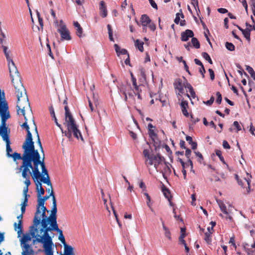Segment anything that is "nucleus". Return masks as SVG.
Masks as SVG:
<instances>
[{"instance_id": "f257e3e1", "label": "nucleus", "mask_w": 255, "mask_h": 255, "mask_svg": "<svg viewBox=\"0 0 255 255\" xmlns=\"http://www.w3.org/2000/svg\"><path fill=\"white\" fill-rule=\"evenodd\" d=\"M52 231H55L58 233V239L63 244V246L67 245L62 231L58 228L57 217L50 219H44L42 222V228L39 230L38 234L32 237L35 239L32 241V244L35 245L36 243H41L42 245L45 255H53V247L54 244L52 238L54 236V234L51 232Z\"/></svg>"}, {"instance_id": "f03ea898", "label": "nucleus", "mask_w": 255, "mask_h": 255, "mask_svg": "<svg viewBox=\"0 0 255 255\" xmlns=\"http://www.w3.org/2000/svg\"><path fill=\"white\" fill-rule=\"evenodd\" d=\"M22 148L23 151L22 155L15 152L8 158H12L14 161L19 159L22 160V164L19 168V170L30 167L32 165H34V176H36L38 174V167L44 162V156L41 157L38 150L35 149L34 146L23 143Z\"/></svg>"}, {"instance_id": "7ed1b4c3", "label": "nucleus", "mask_w": 255, "mask_h": 255, "mask_svg": "<svg viewBox=\"0 0 255 255\" xmlns=\"http://www.w3.org/2000/svg\"><path fill=\"white\" fill-rule=\"evenodd\" d=\"M64 109L65 121L63 124L66 127L67 130L63 129V130H61L62 133L69 139L72 138V136L73 135L77 139H81V140L84 141L78 126L76 124V121L70 113L68 107L65 106Z\"/></svg>"}, {"instance_id": "20e7f679", "label": "nucleus", "mask_w": 255, "mask_h": 255, "mask_svg": "<svg viewBox=\"0 0 255 255\" xmlns=\"http://www.w3.org/2000/svg\"><path fill=\"white\" fill-rule=\"evenodd\" d=\"M15 93L17 98V103L16 105L17 113L19 114V111L22 115L25 117V112L27 111L28 113L32 114V110L30 108V103L28 101L25 89L23 86V90H19L17 88H15Z\"/></svg>"}, {"instance_id": "39448f33", "label": "nucleus", "mask_w": 255, "mask_h": 255, "mask_svg": "<svg viewBox=\"0 0 255 255\" xmlns=\"http://www.w3.org/2000/svg\"><path fill=\"white\" fill-rule=\"evenodd\" d=\"M143 154L145 158V163L147 167L149 165H153L156 171L158 172L159 171L158 169L159 165L164 161L167 167L169 168L167 165V162L164 161V157L159 154L157 153L155 155H153V154H151L149 150L147 149H144Z\"/></svg>"}, {"instance_id": "423d86ee", "label": "nucleus", "mask_w": 255, "mask_h": 255, "mask_svg": "<svg viewBox=\"0 0 255 255\" xmlns=\"http://www.w3.org/2000/svg\"><path fill=\"white\" fill-rule=\"evenodd\" d=\"M8 119H4L1 120L0 124V136L2 140L6 143V154L7 157L11 154L10 152L12 150L10 147V141L9 139L10 129L6 126V122Z\"/></svg>"}, {"instance_id": "0eeeda50", "label": "nucleus", "mask_w": 255, "mask_h": 255, "mask_svg": "<svg viewBox=\"0 0 255 255\" xmlns=\"http://www.w3.org/2000/svg\"><path fill=\"white\" fill-rule=\"evenodd\" d=\"M8 66L11 81L15 88L23 90V84L21 81V77L19 72L13 61L8 62Z\"/></svg>"}, {"instance_id": "6e6552de", "label": "nucleus", "mask_w": 255, "mask_h": 255, "mask_svg": "<svg viewBox=\"0 0 255 255\" xmlns=\"http://www.w3.org/2000/svg\"><path fill=\"white\" fill-rule=\"evenodd\" d=\"M20 171H21L22 177L25 179L24 183L26 186L27 187H28L30 184V175L32 176L35 183H36V182L38 179H40L42 176V172L40 173L39 170V168H38V174L34 176V165H33Z\"/></svg>"}, {"instance_id": "1a4fd4ad", "label": "nucleus", "mask_w": 255, "mask_h": 255, "mask_svg": "<svg viewBox=\"0 0 255 255\" xmlns=\"http://www.w3.org/2000/svg\"><path fill=\"white\" fill-rule=\"evenodd\" d=\"M0 117L1 120L9 119L10 117L8 111V104L5 100V94L3 91L0 89Z\"/></svg>"}, {"instance_id": "9d476101", "label": "nucleus", "mask_w": 255, "mask_h": 255, "mask_svg": "<svg viewBox=\"0 0 255 255\" xmlns=\"http://www.w3.org/2000/svg\"><path fill=\"white\" fill-rule=\"evenodd\" d=\"M42 210L41 215L40 214V219H39V224L37 225L36 226H34V220L33 221V224L31 226H30V232L32 236L35 235L36 234H38L39 232V230L42 228V222L43 220L49 218V217H47L46 215V212L48 211L47 210V208L45 206H43L41 207L40 210Z\"/></svg>"}, {"instance_id": "9b49d317", "label": "nucleus", "mask_w": 255, "mask_h": 255, "mask_svg": "<svg viewBox=\"0 0 255 255\" xmlns=\"http://www.w3.org/2000/svg\"><path fill=\"white\" fill-rule=\"evenodd\" d=\"M56 26L57 28V31L60 34L61 40L69 41L71 39L70 32L62 20H60L59 23L56 25Z\"/></svg>"}, {"instance_id": "f8f14e48", "label": "nucleus", "mask_w": 255, "mask_h": 255, "mask_svg": "<svg viewBox=\"0 0 255 255\" xmlns=\"http://www.w3.org/2000/svg\"><path fill=\"white\" fill-rule=\"evenodd\" d=\"M42 169V176L40 179V181L42 183L47 184L49 187L46 189V191L50 193L53 191V187L50 177L49 176L48 170L46 168L45 162L42 163L40 165Z\"/></svg>"}, {"instance_id": "ddd939ff", "label": "nucleus", "mask_w": 255, "mask_h": 255, "mask_svg": "<svg viewBox=\"0 0 255 255\" xmlns=\"http://www.w3.org/2000/svg\"><path fill=\"white\" fill-rule=\"evenodd\" d=\"M50 197H52V207L51 210V214L49 216V218L47 219H50L51 218L57 217V203L53 191H52L49 195L43 196V197H41V198L45 202V201L48 200Z\"/></svg>"}, {"instance_id": "4468645a", "label": "nucleus", "mask_w": 255, "mask_h": 255, "mask_svg": "<svg viewBox=\"0 0 255 255\" xmlns=\"http://www.w3.org/2000/svg\"><path fill=\"white\" fill-rule=\"evenodd\" d=\"M216 201L220 208L221 211L224 214V215H223L222 214H220V215L223 218H225L226 219H229V220L231 221L232 220V218L231 216L232 210L230 209L231 206H229V208L227 209L226 205L222 200H216Z\"/></svg>"}, {"instance_id": "2eb2a0df", "label": "nucleus", "mask_w": 255, "mask_h": 255, "mask_svg": "<svg viewBox=\"0 0 255 255\" xmlns=\"http://www.w3.org/2000/svg\"><path fill=\"white\" fill-rule=\"evenodd\" d=\"M24 117L25 119V122L21 125V127L25 128L27 131V135L25 138V140L23 143L32 146H34V143L32 138V135L29 130V126L27 124V118L25 115Z\"/></svg>"}, {"instance_id": "dca6fc26", "label": "nucleus", "mask_w": 255, "mask_h": 255, "mask_svg": "<svg viewBox=\"0 0 255 255\" xmlns=\"http://www.w3.org/2000/svg\"><path fill=\"white\" fill-rule=\"evenodd\" d=\"M36 207V211L34 217V226H36L39 224L40 214L41 213L40 207L44 206L45 201L41 198H38Z\"/></svg>"}, {"instance_id": "f3484780", "label": "nucleus", "mask_w": 255, "mask_h": 255, "mask_svg": "<svg viewBox=\"0 0 255 255\" xmlns=\"http://www.w3.org/2000/svg\"><path fill=\"white\" fill-rule=\"evenodd\" d=\"M119 93L124 96V100L127 101V94L131 90V88L129 84L128 83H122L119 87Z\"/></svg>"}, {"instance_id": "a211bd4d", "label": "nucleus", "mask_w": 255, "mask_h": 255, "mask_svg": "<svg viewBox=\"0 0 255 255\" xmlns=\"http://www.w3.org/2000/svg\"><path fill=\"white\" fill-rule=\"evenodd\" d=\"M23 218V214H21L17 216V218L18 220V223H14V228L15 231L17 233V237L20 238L22 234V219Z\"/></svg>"}, {"instance_id": "6ab92c4d", "label": "nucleus", "mask_w": 255, "mask_h": 255, "mask_svg": "<svg viewBox=\"0 0 255 255\" xmlns=\"http://www.w3.org/2000/svg\"><path fill=\"white\" fill-rule=\"evenodd\" d=\"M184 82L180 79H176L174 82V87L175 90L178 91L177 94L181 96L184 93Z\"/></svg>"}, {"instance_id": "aec40b11", "label": "nucleus", "mask_w": 255, "mask_h": 255, "mask_svg": "<svg viewBox=\"0 0 255 255\" xmlns=\"http://www.w3.org/2000/svg\"><path fill=\"white\" fill-rule=\"evenodd\" d=\"M194 36L193 32L190 29H186L185 31L182 32L181 33V40L182 41H187L189 38H193Z\"/></svg>"}, {"instance_id": "412c9836", "label": "nucleus", "mask_w": 255, "mask_h": 255, "mask_svg": "<svg viewBox=\"0 0 255 255\" xmlns=\"http://www.w3.org/2000/svg\"><path fill=\"white\" fill-rule=\"evenodd\" d=\"M22 250V255H31L33 253V251L30 246L28 244L20 245Z\"/></svg>"}, {"instance_id": "4be33fe9", "label": "nucleus", "mask_w": 255, "mask_h": 255, "mask_svg": "<svg viewBox=\"0 0 255 255\" xmlns=\"http://www.w3.org/2000/svg\"><path fill=\"white\" fill-rule=\"evenodd\" d=\"M41 182H42L40 181V179H38L35 183L37 190V196L38 198L41 197L45 193V190L42 187Z\"/></svg>"}, {"instance_id": "5701e85b", "label": "nucleus", "mask_w": 255, "mask_h": 255, "mask_svg": "<svg viewBox=\"0 0 255 255\" xmlns=\"http://www.w3.org/2000/svg\"><path fill=\"white\" fill-rule=\"evenodd\" d=\"M23 236L20 239V245L27 244V243L30 241L31 240V238H33V240L35 239L33 238L31 234L30 228L29 229V233L23 234L22 233Z\"/></svg>"}, {"instance_id": "b1692460", "label": "nucleus", "mask_w": 255, "mask_h": 255, "mask_svg": "<svg viewBox=\"0 0 255 255\" xmlns=\"http://www.w3.org/2000/svg\"><path fill=\"white\" fill-rule=\"evenodd\" d=\"M181 108V111L182 112V114L185 116V117H188L189 114L187 111V108H188V102L186 101H184V100H181V103L180 104Z\"/></svg>"}, {"instance_id": "393cba45", "label": "nucleus", "mask_w": 255, "mask_h": 255, "mask_svg": "<svg viewBox=\"0 0 255 255\" xmlns=\"http://www.w3.org/2000/svg\"><path fill=\"white\" fill-rule=\"evenodd\" d=\"M61 255H74V248L68 245L64 246V254Z\"/></svg>"}, {"instance_id": "a878e982", "label": "nucleus", "mask_w": 255, "mask_h": 255, "mask_svg": "<svg viewBox=\"0 0 255 255\" xmlns=\"http://www.w3.org/2000/svg\"><path fill=\"white\" fill-rule=\"evenodd\" d=\"M140 21L143 27H146L151 22V20L146 14H143L141 16Z\"/></svg>"}, {"instance_id": "bb28decb", "label": "nucleus", "mask_w": 255, "mask_h": 255, "mask_svg": "<svg viewBox=\"0 0 255 255\" xmlns=\"http://www.w3.org/2000/svg\"><path fill=\"white\" fill-rule=\"evenodd\" d=\"M49 111H50V113L51 114V116L52 117V118L54 120V122H55V123L56 125L61 130H63V128L62 127L61 125L60 124H59L58 123V121H57V118L56 117L54 109H53V108L52 107H50L49 108Z\"/></svg>"}, {"instance_id": "cd10ccee", "label": "nucleus", "mask_w": 255, "mask_h": 255, "mask_svg": "<svg viewBox=\"0 0 255 255\" xmlns=\"http://www.w3.org/2000/svg\"><path fill=\"white\" fill-rule=\"evenodd\" d=\"M100 12L103 17H105L107 15V11L105 3L104 1L100 2Z\"/></svg>"}, {"instance_id": "c85d7f7f", "label": "nucleus", "mask_w": 255, "mask_h": 255, "mask_svg": "<svg viewBox=\"0 0 255 255\" xmlns=\"http://www.w3.org/2000/svg\"><path fill=\"white\" fill-rule=\"evenodd\" d=\"M74 25L75 28H76V34L79 37H81L82 36L83 33V29L81 27L80 24L77 21H75L74 22Z\"/></svg>"}, {"instance_id": "c756f323", "label": "nucleus", "mask_w": 255, "mask_h": 255, "mask_svg": "<svg viewBox=\"0 0 255 255\" xmlns=\"http://www.w3.org/2000/svg\"><path fill=\"white\" fill-rule=\"evenodd\" d=\"M251 29L249 27H247L246 29H244L242 32L244 37L248 41H250L251 40Z\"/></svg>"}, {"instance_id": "7c9ffc66", "label": "nucleus", "mask_w": 255, "mask_h": 255, "mask_svg": "<svg viewBox=\"0 0 255 255\" xmlns=\"http://www.w3.org/2000/svg\"><path fill=\"white\" fill-rule=\"evenodd\" d=\"M144 196H146V204L147 206L148 207L150 211L155 214V212L153 210V209L152 208L151 203V198L150 196L148 195L147 193H144Z\"/></svg>"}, {"instance_id": "2f4dec72", "label": "nucleus", "mask_w": 255, "mask_h": 255, "mask_svg": "<svg viewBox=\"0 0 255 255\" xmlns=\"http://www.w3.org/2000/svg\"><path fill=\"white\" fill-rule=\"evenodd\" d=\"M143 42L141 41L140 40L137 39L135 41V46L138 48V49L140 51L142 52L143 51Z\"/></svg>"}, {"instance_id": "473e14b6", "label": "nucleus", "mask_w": 255, "mask_h": 255, "mask_svg": "<svg viewBox=\"0 0 255 255\" xmlns=\"http://www.w3.org/2000/svg\"><path fill=\"white\" fill-rule=\"evenodd\" d=\"M162 228L164 231V235L165 237L167 238L168 240L170 241L171 240V235L169 229L166 226H164Z\"/></svg>"}, {"instance_id": "72a5a7b5", "label": "nucleus", "mask_w": 255, "mask_h": 255, "mask_svg": "<svg viewBox=\"0 0 255 255\" xmlns=\"http://www.w3.org/2000/svg\"><path fill=\"white\" fill-rule=\"evenodd\" d=\"M162 191L166 198L168 199L169 201H170V199L171 198L170 193L169 190L165 188V187H163L162 189Z\"/></svg>"}, {"instance_id": "f704fd0d", "label": "nucleus", "mask_w": 255, "mask_h": 255, "mask_svg": "<svg viewBox=\"0 0 255 255\" xmlns=\"http://www.w3.org/2000/svg\"><path fill=\"white\" fill-rule=\"evenodd\" d=\"M133 93L135 95L137 96V98L139 100L141 99V97L140 95V92H141V90L139 89V86H136L133 87Z\"/></svg>"}, {"instance_id": "c9c22d12", "label": "nucleus", "mask_w": 255, "mask_h": 255, "mask_svg": "<svg viewBox=\"0 0 255 255\" xmlns=\"http://www.w3.org/2000/svg\"><path fill=\"white\" fill-rule=\"evenodd\" d=\"M191 43L193 45V46L198 49V48H200V43H199V42L198 41V40L195 38V37H193L191 39Z\"/></svg>"}, {"instance_id": "e433bc0d", "label": "nucleus", "mask_w": 255, "mask_h": 255, "mask_svg": "<svg viewBox=\"0 0 255 255\" xmlns=\"http://www.w3.org/2000/svg\"><path fill=\"white\" fill-rule=\"evenodd\" d=\"M246 70L250 74L251 76L253 78V79L255 80V72L254 69L251 67L247 66Z\"/></svg>"}, {"instance_id": "4c0bfd02", "label": "nucleus", "mask_w": 255, "mask_h": 255, "mask_svg": "<svg viewBox=\"0 0 255 255\" xmlns=\"http://www.w3.org/2000/svg\"><path fill=\"white\" fill-rule=\"evenodd\" d=\"M226 48L230 51H233L235 50V47L234 45L229 42H226L225 43Z\"/></svg>"}, {"instance_id": "58836bf2", "label": "nucleus", "mask_w": 255, "mask_h": 255, "mask_svg": "<svg viewBox=\"0 0 255 255\" xmlns=\"http://www.w3.org/2000/svg\"><path fill=\"white\" fill-rule=\"evenodd\" d=\"M107 28L108 30V34L109 39L112 41H114V38L113 37V31L112 29V26L110 24H108Z\"/></svg>"}, {"instance_id": "ea45409f", "label": "nucleus", "mask_w": 255, "mask_h": 255, "mask_svg": "<svg viewBox=\"0 0 255 255\" xmlns=\"http://www.w3.org/2000/svg\"><path fill=\"white\" fill-rule=\"evenodd\" d=\"M212 234V233H208L206 232L205 233V241L207 242L208 244H210L211 242V235Z\"/></svg>"}, {"instance_id": "a19ab883", "label": "nucleus", "mask_w": 255, "mask_h": 255, "mask_svg": "<svg viewBox=\"0 0 255 255\" xmlns=\"http://www.w3.org/2000/svg\"><path fill=\"white\" fill-rule=\"evenodd\" d=\"M36 143L38 144V145L39 146V148H40V151L43 154V156L42 157L44 156V159L45 158L44 157V150H43V146H42V143H41V140H40V137H37V141H36Z\"/></svg>"}, {"instance_id": "79ce46f5", "label": "nucleus", "mask_w": 255, "mask_h": 255, "mask_svg": "<svg viewBox=\"0 0 255 255\" xmlns=\"http://www.w3.org/2000/svg\"><path fill=\"white\" fill-rule=\"evenodd\" d=\"M202 55L203 57L205 60L208 61L211 64H212L213 63L212 59L210 58V56H209V55L207 53H206V52H203L202 53Z\"/></svg>"}, {"instance_id": "37998d69", "label": "nucleus", "mask_w": 255, "mask_h": 255, "mask_svg": "<svg viewBox=\"0 0 255 255\" xmlns=\"http://www.w3.org/2000/svg\"><path fill=\"white\" fill-rule=\"evenodd\" d=\"M244 249L248 255H255V251L253 250L252 249L248 248L246 247V246H244Z\"/></svg>"}, {"instance_id": "c03bdc74", "label": "nucleus", "mask_w": 255, "mask_h": 255, "mask_svg": "<svg viewBox=\"0 0 255 255\" xmlns=\"http://www.w3.org/2000/svg\"><path fill=\"white\" fill-rule=\"evenodd\" d=\"M189 93L190 94V96L188 94H186L187 97H188L190 99V97H191L192 98H195L196 97V94L194 91L193 88L189 90Z\"/></svg>"}, {"instance_id": "a18cd8bd", "label": "nucleus", "mask_w": 255, "mask_h": 255, "mask_svg": "<svg viewBox=\"0 0 255 255\" xmlns=\"http://www.w3.org/2000/svg\"><path fill=\"white\" fill-rule=\"evenodd\" d=\"M216 154L219 157L220 159L225 164V162L224 161V158L222 155V152L219 150H216Z\"/></svg>"}, {"instance_id": "49530a36", "label": "nucleus", "mask_w": 255, "mask_h": 255, "mask_svg": "<svg viewBox=\"0 0 255 255\" xmlns=\"http://www.w3.org/2000/svg\"><path fill=\"white\" fill-rule=\"evenodd\" d=\"M181 16V17H183V14L181 13H177L176 14V17L174 19V22L176 24H178L179 22V20H180V16Z\"/></svg>"}, {"instance_id": "de8ad7c7", "label": "nucleus", "mask_w": 255, "mask_h": 255, "mask_svg": "<svg viewBox=\"0 0 255 255\" xmlns=\"http://www.w3.org/2000/svg\"><path fill=\"white\" fill-rule=\"evenodd\" d=\"M216 96L217 97V100H216V103L218 104H220L222 102V95L221 93L219 92H217L216 93Z\"/></svg>"}, {"instance_id": "09e8293b", "label": "nucleus", "mask_w": 255, "mask_h": 255, "mask_svg": "<svg viewBox=\"0 0 255 255\" xmlns=\"http://www.w3.org/2000/svg\"><path fill=\"white\" fill-rule=\"evenodd\" d=\"M244 180L247 182V184L248 185V187L246 189L247 193H245V194H249L250 192V189H251V186H250L251 180L249 179H247V178H245Z\"/></svg>"}, {"instance_id": "8fccbe9b", "label": "nucleus", "mask_w": 255, "mask_h": 255, "mask_svg": "<svg viewBox=\"0 0 255 255\" xmlns=\"http://www.w3.org/2000/svg\"><path fill=\"white\" fill-rule=\"evenodd\" d=\"M195 153L196 155L199 158L198 161L200 163H202V161L203 160V157L202 154L199 151H195Z\"/></svg>"}, {"instance_id": "3c124183", "label": "nucleus", "mask_w": 255, "mask_h": 255, "mask_svg": "<svg viewBox=\"0 0 255 255\" xmlns=\"http://www.w3.org/2000/svg\"><path fill=\"white\" fill-rule=\"evenodd\" d=\"M51 15L53 16V18L54 19V23L55 24V25H57V24H58V20L56 18V14L53 9H51Z\"/></svg>"}, {"instance_id": "603ef678", "label": "nucleus", "mask_w": 255, "mask_h": 255, "mask_svg": "<svg viewBox=\"0 0 255 255\" xmlns=\"http://www.w3.org/2000/svg\"><path fill=\"white\" fill-rule=\"evenodd\" d=\"M149 134L152 139H154V138H156L157 136L154 130L151 129H149Z\"/></svg>"}, {"instance_id": "864d4df0", "label": "nucleus", "mask_w": 255, "mask_h": 255, "mask_svg": "<svg viewBox=\"0 0 255 255\" xmlns=\"http://www.w3.org/2000/svg\"><path fill=\"white\" fill-rule=\"evenodd\" d=\"M199 71L202 75V78H204V77H205L204 74L205 73L206 71H205V69L204 68L203 65H202V66L200 67V68L199 69Z\"/></svg>"}, {"instance_id": "5fc2aeb1", "label": "nucleus", "mask_w": 255, "mask_h": 255, "mask_svg": "<svg viewBox=\"0 0 255 255\" xmlns=\"http://www.w3.org/2000/svg\"><path fill=\"white\" fill-rule=\"evenodd\" d=\"M185 237V235H184L183 234H181L180 237L179 238L180 242L183 245H185L186 244L185 241L184 240Z\"/></svg>"}, {"instance_id": "6e6d98bb", "label": "nucleus", "mask_w": 255, "mask_h": 255, "mask_svg": "<svg viewBox=\"0 0 255 255\" xmlns=\"http://www.w3.org/2000/svg\"><path fill=\"white\" fill-rule=\"evenodd\" d=\"M214 99H214V97L213 96H212V97H211V98H210V99L209 100H208V101H206V102H204V103L205 104L207 105H209V106H210V105H211L213 104V103L214 102Z\"/></svg>"}, {"instance_id": "4d7b16f0", "label": "nucleus", "mask_w": 255, "mask_h": 255, "mask_svg": "<svg viewBox=\"0 0 255 255\" xmlns=\"http://www.w3.org/2000/svg\"><path fill=\"white\" fill-rule=\"evenodd\" d=\"M192 0V4L195 7V9L197 10V8L199 10V6H198V0Z\"/></svg>"}, {"instance_id": "13d9d810", "label": "nucleus", "mask_w": 255, "mask_h": 255, "mask_svg": "<svg viewBox=\"0 0 255 255\" xmlns=\"http://www.w3.org/2000/svg\"><path fill=\"white\" fill-rule=\"evenodd\" d=\"M148 1L149 2L150 5L153 8H154L155 9H157V8H158L157 5L153 0H148Z\"/></svg>"}, {"instance_id": "bf43d9fd", "label": "nucleus", "mask_w": 255, "mask_h": 255, "mask_svg": "<svg viewBox=\"0 0 255 255\" xmlns=\"http://www.w3.org/2000/svg\"><path fill=\"white\" fill-rule=\"evenodd\" d=\"M208 71L210 74V78L212 80H213L215 79V74L214 71L212 69H209Z\"/></svg>"}, {"instance_id": "052dcab7", "label": "nucleus", "mask_w": 255, "mask_h": 255, "mask_svg": "<svg viewBox=\"0 0 255 255\" xmlns=\"http://www.w3.org/2000/svg\"><path fill=\"white\" fill-rule=\"evenodd\" d=\"M233 125L237 128V131L241 130V127L239 125V123L237 121H235L233 123Z\"/></svg>"}, {"instance_id": "680f3d73", "label": "nucleus", "mask_w": 255, "mask_h": 255, "mask_svg": "<svg viewBox=\"0 0 255 255\" xmlns=\"http://www.w3.org/2000/svg\"><path fill=\"white\" fill-rule=\"evenodd\" d=\"M139 73H140V76L143 78V79H145V71H144V69H143V68H140L139 69Z\"/></svg>"}, {"instance_id": "e2e57ef3", "label": "nucleus", "mask_w": 255, "mask_h": 255, "mask_svg": "<svg viewBox=\"0 0 255 255\" xmlns=\"http://www.w3.org/2000/svg\"><path fill=\"white\" fill-rule=\"evenodd\" d=\"M184 84L185 85L184 88H188L189 90L193 88L191 84L189 83L186 80L185 82H184Z\"/></svg>"}, {"instance_id": "0e129e2a", "label": "nucleus", "mask_w": 255, "mask_h": 255, "mask_svg": "<svg viewBox=\"0 0 255 255\" xmlns=\"http://www.w3.org/2000/svg\"><path fill=\"white\" fill-rule=\"evenodd\" d=\"M255 128L254 127L252 123H251L250 126V131L252 135H255Z\"/></svg>"}, {"instance_id": "69168bd1", "label": "nucleus", "mask_w": 255, "mask_h": 255, "mask_svg": "<svg viewBox=\"0 0 255 255\" xmlns=\"http://www.w3.org/2000/svg\"><path fill=\"white\" fill-rule=\"evenodd\" d=\"M223 146L225 149H230V146L226 140H224L223 142Z\"/></svg>"}, {"instance_id": "338daca9", "label": "nucleus", "mask_w": 255, "mask_h": 255, "mask_svg": "<svg viewBox=\"0 0 255 255\" xmlns=\"http://www.w3.org/2000/svg\"><path fill=\"white\" fill-rule=\"evenodd\" d=\"M27 202H28V197H27V196H25L24 197V200L23 202L21 204V206L25 207L27 205Z\"/></svg>"}, {"instance_id": "774afa93", "label": "nucleus", "mask_w": 255, "mask_h": 255, "mask_svg": "<svg viewBox=\"0 0 255 255\" xmlns=\"http://www.w3.org/2000/svg\"><path fill=\"white\" fill-rule=\"evenodd\" d=\"M191 153V150L190 149H189V148H186V151H185V156H186V157L188 159H190Z\"/></svg>"}]
</instances>
